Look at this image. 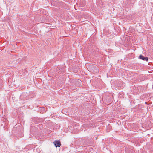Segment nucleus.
Here are the masks:
<instances>
[{
	"label": "nucleus",
	"instance_id": "f257e3e1",
	"mask_svg": "<svg viewBox=\"0 0 153 153\" xmlns=\"http://www.w3.org/2000/svg\"><path fill=\"white\" fill-rule=\"evenodd\" d=\"M75 85L78 87H80L82 85V81L79 79H76L74 81Z\"/></svg>",
	"mask_w": 153,
	"mask_h": 153
},
{
	"label": "nucleus",
	"instance_id": "f03ea898",
	"mask_svg": "<svg viewBox=\"0 0 153 153\" xmlns=\"http://www.w3.org/2000/svg\"><path fill=\"white\" fill-rule=\"evenodd\" d=\"M56 147H60L61 146V143L59 140H56L53 142Z\"/></svg>",
	"mask_w": 153,
	"mask_h": 153
},
{
	"label": "nucleus",
	"instance_id": "7ed1b4c3",
	"mask_svg": "<svg viewBox=\"0 0 153 153\" xmlns=\"http://www.w3.org/2000/svg\"><path fill=\"white\" fill-rule=\"evenodd\" d=\"M139 59H142L144 61H148V58L147 57H144V56L142 55L139 56Z\"/></svg>",
	"mask_w": 153,
	"mask_h": 153
}]
</instances>
